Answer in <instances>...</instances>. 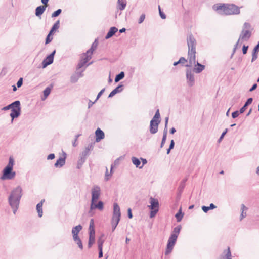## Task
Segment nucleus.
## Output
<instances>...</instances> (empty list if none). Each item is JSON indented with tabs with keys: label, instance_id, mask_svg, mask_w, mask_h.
<instances>
[{
	"label": "nucleus",
	"instance_id": "6e6d98bb",
	"mask_svg": "<svg viewBox=\"0 0 259 259\" xmlns=\"http://www.w3.org/2000/svg\"><path fill=\"white\" fill-rule=\"evenodd\" d=\"M105 90V89L104 88L102 90H101L100 92L98 93L97 96V98L95 100V102L97 101V100L101 97V96L103 94V93L104 92Z\"/></svg>",
	"mask_w": 259,
	"mask_h": 259
},
{
	"label": "nucleus",
	"instance_id": "393cba45",
	"mask_svg": "<svg viewBox=\"0 0 259 259\" xmlns=\"http://www.w3.org/2000/svg\"><path fill=\"white\" fill-rule=\"evenodd\" d=\"M118 29L115 27H112L110 28L109 32L107 33L106 36H105V38L108 39L111 37L115 33L117 32Z\"/></svg>",
	"mask_w": 259,
	"mask_h": 259
},
{
	"label": "nucleus",
	"instance_id": "f03ea898",
	"mask_svg": "<svg viewBox=\"0 0 259 259\" xmlns=\"http://www.w3.org/2000/svg\"><path fill=\"white\" fill-rule=\"evenodd\" d=\"M187 45L188 46V55L190 64L186 66L188 67L195 64L196 62V41L192 34L189 35L187 37Z\"/></svg>",
	"mask_w": 259,
	"mask_h": 259
},
{
	"label": "nucleus",
	"instance_id": "a19ab883",
	"mask_svg": "<svg viewBox=\"0 0 259 259\" xmlns=\"http://www.w3.org/2000/svg\"><path fill=\"white\" fill-rule=\"evenodd\" d=\"M78 79L79 78H78L77 75L75 73H74L71 76L70 81L72 83H75L78 81Z\"/></svg>",
	"mask_w": 259,
	"mask_h": 259
},
{
	"label": "nucleus",
	"instance_id": "de8ad7c7",
	"mask_svg": "<svg viewBox=\"0 0 259 259\" xmlns=\"http://www.w3.org/2000/svg\"><path fill=\"white\" fill-rule=\"evenodd\" d=\"M160 117V113H159V109H158L156 111V113H155V114L153 119H154V120H159Z\"/></svg>",
	"mask_w": 259,
	"mask_h": 259
},
{
	"label": "nucleus",
	"instance_id": "4468645a",
	"mask_svg": "<svg viewBox=\"0 0 259 259\" xmlns=\"http://www.w3.org/2000/svg\"><path fill=\"white\" fill-rule=\"evenodd\" d=\"M104 208V203L102 201H99L97 204L96 203H91L90 210L98 209L100 211L103 210Z\"/></svg>",
	"mask_w": 259,
	"mask_h": 259
},
{
	"label": "nucleus",
	"instance_id": "c03bdc74",
	"mask_svg": "<svg viewBox=\"0 0 259 259\" xmlns=\"http://www.w3.org/2000/svg\"><path fill=\"white\" fill-rule=\"evenodd\" d=\"M94 242H95V237H89V242H88L89 248H90L92 247V246L94 244Z\"/></svg>",
	"mask_w": 259,
	"mask_h": 259
},
{
	"label": "nucleus",
	"instance_id": "a211bd4d",
	"mask_svg": "<svg viewBox=\"0 0 259 259\" xmlns=\"http://www.w3.org/2000/svg\"><path fill=\"white\" fill-rule=\"evenodd\" d=\"M96 141L99 142L104 138L105 135L104 132L99 128H97L95 132Z\"/></svg>",
	"mask_w": 259,
	"mask_h": 259
},
{
	"label": "nucleus",
	"instance_id": "a18cd8bd",
	"mask_svg": "<svg viewBox=\"0 0 259 259\" xmlns=\"http://www.w3.org/2000/svg\"><path fill=\"white\" fill-rule=\"evenodd\" d=\"M60 21L57 20L53 25L52 27V29L54 31H55L56 29H58L59 28Z\"/></svg>",
	"mask_w": 259,
	"mask_h": 259
},
{
	"label": "nucleus",
	"instance_id": "4d7b16f0",
	"mask_svg": "<svg viewBox=\"0 0 259 259\" xmlns=\"http://www.w3.org/2000/svg\"><path fill=\"white\" fill-rule=\"evenodd\" d=\"M187 180V179H184L182 181V182H181V184L179 187V188L181 189V190H182L184 189V188L185 187V183H186Z\"/></svg>",
	"mask_w": 259,
	"mask_h": 259
},
{
	"label": "nucleus",
	"instance_id": "2eb2a0df",
	"mask_svg": "<svg viewBox=\"0 0 259 259\" xmlns=\"http://www.w3.org/2000/svg\"><path fill=\"white\" fill-rule=\"evenodd\" d=\"M251 36V32L248 30L243 29L239 36V39L247 40Z\"/></svg>",
	"mask_w": 259,
	"mask_h": 259
},
{
	"label": "nucleus",
	"instance_id": "c756f323",
	"mask_svg": "<svg viewBox=\"0 0 259 259\" xmlns=\"http://www.w3.org/2000/svg\"><path fill=\"white\" fill-rule=\"evenodd\" d=\"M247 207H246L244 204L241 205V214L240 215V220H242L243 218L246 217V211L247 210Z\"/></svg>",
	"mask_w": 259,
	"mask_h": 259
},
{
	"label": "nucleus",
	"instance_id": "ddd939ff",
	"mask_svg": "<svg viewBox=\"0 0 259 259\" xmlns=\"http://www.w3.org/2000/svg\"><path fill=\"white\" fill-rule=\"evenodd\" d=\"M168 117H166L165 119V127L163 131V135L161 141L160 147L162 148L165 143L167 134V124H168Z\"/></svg>",
	"mask_w": 259,
	"mask_h": 259
},
{
	"label": "nucleus",
	"instance_id": "a878e982",
	"mask_svg": "<svg viewBox=\"0 0 259 259\" xmlns=\"http://www.w3.org/2000/svg\"><path fill=\"white\" fill-rule=\"evenodd\" d=\"M252 101H253V99H252V98H248L247 100V101L245 102V103L244 105V106L240 109V110H239L240 114L243 113L245 111V110L246 109L247 107L249 105L251 104V103L252 102Z\"/></svg>",
	"mask_w": 259,
	"mask_h": 259
},
{
	"label": "nucleus",
	"instance_id": "0e129e2a",
	"mask_svg": "<svg viewBox=\"0 0 259 259\" xmlns=\"http://www.w3.org/2000/svg\"><path fill=\"white\" fill-rule=\"evenodd\" d=\"M243 28L244 29H249L250 28V24L249 23L245 22L243 25Z\"/></svg>",
	"mask_w": 259,
	"mask_h": 259
},
{
	"label": "nucleus",
	"instance_id": "37998d69",
	"mask_svg": "<svg viewBox=\"0 0 259 259\" xmlns=\"http://www.w3.org/2000/svg\"><path fill=\"white\" fill-rule=\"evenodd\" d=\"M61 12L62 10L61 9H58L52 14V17H56L58 16L61 13Z\"/></svg>",
	"mask_w": 259,
	"mask_h": 259
},
{
	"label": "nucleus",
	"instance_id": "9d476101",
	"mask_svg": "<svg viewBox=\"0 0 259 259\" xmlns=\"http://www.w3.org/2000/svg\"><path fill=\"white\" fill-rule=\"evenodd\" d=\"M55 53H56V51L54 50L49 56H48L46 59H45L42 61V64L43 68H45L48 65L52 64L53 62L54 57Z\"/></svg>",
	"mask_w": 259,
	"mask_h": 259
},
{
	"label": "nucleus",
	"instance_id": "aec40b11",
	"mask_svg": "<svg viewBox=\"0 0 259 259\" xmlns=\"http://www.w3.org/2000/svg\"><path fill=\"white\" fill-rule=\"evenodd\" d=\"M123 90V85L120 84L114 89L109 95L108 98H112L117 93L122 92Z\"/></svg>",
	"mask_w": 259,
	"mask_h": 259
},
{
	"label": "nucleus",
	"instance_id": "58836bf2",
	"mask_svg": "<svg viewBox=\"0 0 259 259\" xmlns=\"http://www.w3.org/2000/svg\"><path fill=\"white\" fill-rule=\"evenodd\" d=\"M90 152L88 149H86L85 148L84 150L82 152L81 154V159L83 160H85L86 159V158L90 154Z\"/></svg>",
	"mask_w": 259,
	"mask_h": 259
},
{
	"label": "nucleus",
	"instance_id": "f3484780",
	"mask_svg": "<svg viewBox=\"0 0 259 259\" xmlns=\"http://www.w3.org/2000/svg\"><path fill=\"white\" fill-rule=\"evenodd\" d=\"M82 229V227L80 225H78L77 226H76L74 227H73V228L72 229V234L73 238H76V237H79L78 235V234L81 230Z\"/></svg>",
	"mask_w": 259,
	"mask_h": 259
},
{
	"label": "nucleus",
	"instance_id": "423d86ee",
	"mask_svg": "<svg viewBox=\"0 0 259 259\" xmlns=\"http://www.w3.org/2000/svg\"><path fill=\"white\" fill-rule=\"evenodd\" d=\"M177 236L175 235H170L168 240L166 246V249L165 251V254H169L172 250L174 246L177 241Z\"/></svg>",
	"mask_w": 259,
	"mask_h": 259
},
{
	"label": "nucleus",
	"instance_id": "7ed1b4c3",
	"mask_svg": "<svg viewBox=\"0 0 259 259\" xmlns=\"http://www.w3.org/2000/svg\"><path fill=\"white\" fill-rule=\"evenodd\" d=\"M213 9L217 11H222L227 15H237L240 13V8L234 4H224L221 5H214Z\"/></svg>",
	"mask_w": 259,
	"mask_h": 259
},
{
	"label": "nucleus",
	"instance_id": "9b49d317",
	"mask_svg": "<svg viewBox=\"0 0 259 259\" xmlns=\"http://www.w3.org/2000/svg\"><path fill=\"white\" fill-rule=\"evenodd\" d=\"M121 213L120 209L117 203H115L113 204V212L112 219L120 220Z\"/></svg>",
	"mask_w": 259,
	"mask_h": 259
},
{
	"label": "nucleus",
	"instance_id": "cd10ccee",
	"mask_svg": "<svg viewBox=\"0 0 259 259\" xmlns=\"http://www.w3.org/2000/svg\"><path fill=\"white\" fill-rule=\"evenodd\" d=\"M65 163V157H60L55 163L54 166L56 167L63 166Z\"/></svg>",
	"mask_w": 259,
	"mask_h": 259
},
{
	"label": "nucleus",
	"instance_id": "13d9d810",
	"mask_svg": "<svg viewBox=\"0 0 259 259\" xmlns=\"http://www.w3.org/2000/svg\"><path fill=\"white\" fill-rule=\"evenodd\" d=\"M23 83V78H20L17 82V85L18 88H20L22 86Z\"/></svg>",
	"mask_w": 259,
	"mask_h": 259
},
{
	"label": "nucleus",
	"instance_id": "bf43d9fd",
	"mask_svg": "<svg viewBox=\"0 0 259 259\" xmlns=\"http://www.w3.org/2000/svg\"><path fill=\"white\" fill-rule=\"evenodd\" d=\"M248 49V46L244 45L242 48V52L243 54H246Z\"/></svg>",
	"mask_w": 259,
	"mask_h": 259
},
{
	"label": "nucleus",
	"instance_id": "b1692460",
	"mask_svg": "<svg viewBox=\"0 0 259 259\" xmlns=\"http://www.w3.org/2000/svg\"><path fill=\"white\" fill-rule=\"evenodd\" d=\"M19 105H20V101L18 100L15 101V102L9 104V105L3 107L2 110H8L10 109H11V110H12L13 108H14V107H17V106H18Z\"/></svg>",
	"mask_w": 259,
	"mask_h": 259
},
{
	"label": "nucleus",
	"instance_id": "f257e3e1",
	"mask_svg": "<svg viewBox=\"0 0 259 259\" xmlns=\"http://www.w3.org/2000/svg\"><path fill=\"white\" fill-rule=\"evenodd\" d=\"M22 196V189L19 186L14 189L8 198L9 204L13 209L14 214L18 209L20 201Z\"/></svg>",
	"mask_w": 259,
	"mask_h": 259
},
{
	"label": "nucleus",
	"instance_id": "774afa93",
	"mask_svg": "<svg viewBox=\"0 0 259 259\" xmlns=\"http://www.w3.org/2000/svg\"><path fill=\"white\" fill-rule=\"evenodd\" d=\"M99 249V258L103 257V248H98Z\"/></svg>",
	"mask_w": 259,
	"mask_h": 259
},
{
	"label": "nucleus",
	"instance_id": "3c124183",
	"mask_svg": "<svg viewBox=\"0 0 259 259\" xmlns=\"http://www.w3.org/2000/svg\"><path fill=\"white\" fill-rule=\"evenodd\" d=\"M158 9H159V15H160L161 18L162 19H165L166 18V15H165V14L163 12H162V11H161L159 6L158 7Z\"/></svg>",
	"mask_w": 259,
	"mask_h": 259
},
{
	"label": "nucleus",
	"instance_id": "20e7f679",
	"mask_svg": "<svg viewBox=\"0 0 259 259\" xmlns=\"http://www.w3.org/2000/svg\"><path fill=\"white\" fill-rule=\"evenodd\" d=\"M14 165V160L12 156L9 158L8 165L3 170V175L1 177L2 180H12L16 176V172L13 171V166Z\"/></svg>",
	"mask_w": 259,
	"mask_h": 259
},
{
	"label": "nucleus",
	"instance_id": "338daca9",
	"mask_svg": "<svg viewBox=\"0 0 259 259\" xmlns=\"http://www.w3.org/2000/svg\"><path fill=\"white\" fill-rule=\"evenodd\" d=\"M55 158V154L53 153L50 154L48 156L47 159L52 160Z\"/></svg>",
	"mask_w": 259,
	"mask_h": 259
},
{
	"label": "nucleus",
	"instance_id": "4c0bfd02",
	"mask_svg": "<svg viewBox=\"0 0 259 259\" xmlns=\"http://www.w3.org/2000/svg\"><path fill=\"white\" fill-rule=\"evenodd\" d=\"M175 217L176 218L178 222H180L183 217V213L182 212L181 208H180L178 211L175 215Z\"/></svg>",
	"mask_w": 259,
	"mask_h": 259
},
{
	"label": "nucleus",
	"instance_id": "c85d7f7f",
	"mask_svg": "<svg viewBox=\"0 0 259 259\" xmlns=\"http://www.w3.org/2000/svg\"><path fill=\"white\" fill-rule=\"evenodd\" d=\"M196 65L197 67H195L193 71L196 73H199L201 72L205 68V66L200 64L199 62H197Z\"/></svg>",
	"mask_w": 259,
	"mask_h": 259
},
{
	"label": "nucleus",
	"instance_id": "e2e57ef3",
	"mask_svg": "<svg viewBox=\"0 0 259 259\" xmlns=\"http://www.w3.org/2000/svg\"><path fill=\"white\" fill-rule=\"evenodd\" d=\"M240 39H239L238 40L237 42L236 43V44L235 45V46H234V49H233V53H232V56H233V55H234V53L235 52L236 50V49H237V46H238V45H239V41H240Z\"/></svg>",
	"mask_w": 259,
	"mask_h": 259
},
{
	"label": "nucleus",
	"instance_id": "6e6552de",
	"mask_svg": "<svg viewBox=\"0 0 259 259\" xmlns=\"http://www.w3.org/2000/svg\"><path fill=\"white\" fill-rule=\"evenodd\" d=\"M186 79L187 83L189 87H192L194 85V75L191 70L187 69L186 71Z\"/></svg>",
	"mask_w": 259,
	"mask_h": 259
},
{
	"label": "nucleus",
	"instance_id": "473e14b6",
	"mask_svg": "<svg viewBox=\"0 0 259 259\" xmlns=\"http://www.w3.org/2000/svg\"><path fill=\"white\" fill-rule=\"evenodd\" d=\"M216 207H217V206L214 204H213V203H211L209 207L203 206L202 207V209L203 210V211L204 212L206 213L208 212V210H209L210 209H213L215 208Z\"/></svg>",
	"mask_w": 259,
	"mask_h": 259
},
{
	"label": "nucleus",
	"instance_id": "412c9836",
	"mask_svg": "<svg viewBox=\"0 0 259 259\" xmlns=\"http://www.w3.org/2000/svg\"><path fill=\"white\" fill-rule=\"evenodd\" d=\"M98 46L97 39H95L94 42L92 44L91 47L85 53L92 57L94 51L96 49Z\"/></svg>",
	"mask_w": 259,
	"mask_h": 259
},
{
	"label": "nucleus",
	"instance_id": "72a5a7b5",
	"mask_svg": "<svg viewBox=\"0 0 259 259\" xmlns=\"http://www.w3.org/2000/svg\"><path fill=\"white\" fill-rule=\"evenodd\" d=\"M104 235H102L98 239L97 241L98 247V248H103V245L105 241L103 239Z\"/></svg>",
	"mask_w": 259,
	"mask_h": 259
},
{
	"label": "nucleus",
	"instance_id": "49530a36",
	"mask_svg": "<svg viewBox=\"0 0 259 259\" xmlns=\"http://www.w3.org/2000/svg\"><path fill=\"white\" fill-rule=\"evenodd\" d=\"M151 211L150 213V217L151 218H152L156 215V214L158 212L159 209H151Z\"/></svg>",
	"mask_w": 259,
	"mask_h": 259
},
{
	"label": "nucleus",
	"instance_id": "e433bc0d",
	"mask_svg": "<svg viewBox=\"0 0 259 259\" xmlns=\"http://www.w3.org/2000/svg\"><path fill=\"white\" fill-rule=\"evenodd\" d=\"M124 72H121L118 75H117L115 78V82H117L119 81L120 80L122 79L124 77Z\"/></svg>",
	"mask_w": 259,
	"mask_h": 259
},
{
	"label": "nucleus",
	"instance_id": "7c9ffc66",
	"mask_svg": "<svg viewBox=\"0 0 259 259\" xmlns=\"http://www.w3.org/2000/svg\"><path fill=\"white\" fill-rule=\"evenodd\" d=\"M181 228L182 227L181 225H178V226L175 227L173 229L172 233L170 235H175L177 236V238H178Z\"/></svg>",
	"mask_w": 259,
	"mask_h": 259
},
{
	"label": "nucleus",
	"instance_id": "1a4fd4ad",
	"mask_svg": "<svg viewBox=\"0 0 259 259\" xmlns=\"http://www.w3.org/2000/svg\"><path fill=\"white\" fill-rule=\"evenodd\" d=\"M160 121L159 120H154L152 119L150 123V132L151 134H154L158 131V125Z\"/></svg>",
	"mask_w": 259,
	"mask_h": 259
},
{
	"label": "nucleus",
	"instance_id": "2f4dec72",
	"mask_svg": "<svg viewBox=\"0 0 259 259\" xmlns=\"http://www.w3.org/2000/svg\"><path fill=\"white\" fill-rule=\"evenodd\" d=\"M132 162L133 163V164L134 165H135L137 167H139L140 168H141L143 167V165L140 166V165L141 164V162L139 160V159H138L137 158L133 157L132 158Z\"/></svg>",
	"mask_w": 259,
	"mask_h": 259
},
{
	"label": "nucleus",
	"instance_id": "0eeeda50",
	"mask_svg": "<svg viewBox=\"0 0 259 259\" xmlns=\"http://www.w3.org/2000/svg\"><path fill=\"white\" fill-rule=\"evenodd\" d=\"M92 199L91 202L96 203L99 198L101 194V189L99 186L95 185L91 190Z\"/></svg>",
	"mask_w": 259,
	"mask_h": 259
},
{
	"label": "nucleus",
	"instance_id": "ea45409f",
	"mask_svg": "<svg viewBox=\"0 0 259 259\" xmlns=\"http://www.w3.org/2000/svg\"><path fill=\"white\" fill-rule=\"evenodd\" d=\"M50 92H51V89L49 87L46 88L43 92L44 98L42 99V100H45L48 96V95L50 94Z\"/></svg>",
	"mask_w": 259,
	"mask_h": 259
},
{
	"label": "nucleus",
	"instance_id": "603ef678",
	"mask_svg": "<svg viewBox=\"0 0 259 259\" xmlns=\"http://www.w3.org/2000/svg\"><path fill=\"white\" fill-rule=\"evenodd\" d=\"M145 18V15L144 14H142L139 18L138 23L139 24L142 23L144 21Z\"/></svg>",
	"mask_w": 259,
	"mask_h": 259
},
{
	"label": "nucleus",
	"instance_id": "6ab92c4d",
	"mask_svg": "<svg viewBox=\"0 0 259 259\" xmlns=\"http://www.w3.org/2000/svg\"><path fill=\"white\" fill-rule=\"evenodd\" d=\"M47 7L46 6L44 5L37 7L35 9V15L37 17L41 16L46 10Z\"/></svg>",
	"mask_w": 259,
	"mask_h": 259
},
{
	"label": "nucleus",
	"instance_id": "052dcab7",
	"mask_svg": "<svg viewBox=\"0 0 259 259\" xmlns=\"http://www.w3.org/2000/svg\"><path fill=\"white\" fill-rule=\"evenodd\" d=\"M187 62V60L184 57H181L179 60V62H180V64L183 65L185 62Z\"/></svg>",
	"mask_w": 259,
	"mask_h": 259
},
{
	"label": "nucleus",
	"instance_id": "79ce46f5",
	"mask_svg": "<svg viewBox=\"0 0 259 259\" xmlns=\"http://www.w3.org/2000/svg\"><path fill=\"white\" fill-rule=\"evenodd\" d=\"M85 67L81 69V71L76 70V71L75 73L77 75L78 78L83 76V72L85 70Z\"/></svg>",
	"mask_w": 259,
	"mask_h": 259
},
{
	"label": "nucleus",
	"instance_id": "5fc2aeb1",
	"mask_svg": "<svg viewBox=\"0 0 259 259\" xmlns=\"http://www.w3.org/2000/svg\"><path fill=\"white\" fill-rule=\"evenodd\" d=\"M228 131V129L226 128L225 130V131H224L222 135H221L220 137L219 138V140H218V142H220L221 141V140H222V139L224 138V136L225 135V134L227 133Z\"/></svg>",
	"mask_w": 259,
	"mask_h": 259
},
{
	"label": "nucleus",
	"instance_id": "5701e85b",
	"mask_svg": "<svg viewBox=\"0 0 259 259\" xmlns=\"http://www.w3.org/2000/svg\"><path fill=\"white\" fill-rule=\"evenodd\" d=\"M44 202H45V200L42 199L36 205V210H37V211L38 213V215L40 218L42 216V214H43L42 205H43V203Z\"/></svg>",
	"mask_w": 259,
	"mask_h": 259
},
{
	"label": "nucleus",
	"instance_id": "f8f14e48",
	"mask_svg": "<svg viewBox=\"0 0 259 259\" xmlns=\"http://www.w3.org/2000/svg\"><path fill=\"white\" fill-rule=\"evenodd\" d=\"M21 112V104L17 106V107H14L11 110V113L10 114V116L12 118V121H13V119L15 118L18 117L20 115Z\"/></svg>",
	"mask_w": 259,
	"mask_h": 259
},
{
	"label": "nucleus",
	"instance_id": "864d4df0",
	"mask_svg": "<svg viewBox=\"0 0 259 259\" xmlns=\"http://www.w3.org/2000/svg\"><path fill=\"white\" fill-rule=\"evenodd\" d=\"M239 111H235L232 113V117L233 118L237 117L239 115Z\"/></svg>",
	"mask_w": 259,
	"mask_h": 259
},
{
	"label": "nucleus",
	"instance_id": "dca6fc26",
	"mask_svg": "<svg viewBox=\"0 0 259 259\" xmlns=\"http://www.w3.org/2000/svg\"><path fill=\"white\" fill-rule=\"evenodd\" d=\"M150 205L149 207L150 209H159V202L157 199L151 197L150 198Z\"/></svg>",
	"mask_w": 259,
	"mask_h": 259
},
{
	"label": "nucleus",
	"instance_id": "8fccbe9b",
	"mask_svg": "<svg viewBox=\"0 0 259 259\" xmlns=\"http://www.w3.org/2000/svg\"><path fill=\"white\" fill-rule=\"evenodd\" d=\"M257 54H258V53H255V52H252V59H251L252 62H254L257 58Z\"/></svg>",
	"mask_w": 259,
	"mask_h": 259
},
{
	"label": "nucleus",
	"instance_id": "bb28decb",
	"mask_svg": "<svg viewBox=\"0 0 259 259\" xmlns=\"http://www.w3.org/2000/svg\"><path fill=\"white\" fill-rule=\"evenodd\" d=\"M126 6V0H118L117 2V7L118 9L121 11L125 9Z\"/></svg>",
	"mask_w": 259,
	"mask_h": 259
},
{
	"label": "nucleus",
	"instance_id": "09e8293b",
	"mask_svg": "<svg viewBox=\"0 0 259 259\" xmlns=\"http://www.w3.org/2000/svg\"><path fill=\"white\" fill-rule=\"evenodd\" d=\"M89 237H95V230L94 228H89Z\"/></svg>",
	"mask_w": 259,
	"mask_h": 259
},
{
	"label": "nucleus",
	"instance_id": "c9c22d12",
	"mask_svg": "<svg viewBox=\"0 0 259 259\" xmlns=\"http://www.w3.org/2000/svg\"><path fill=\"white\" fill-rule=\"evenodd\" d=\"M119 221H120V220H118V219H112L111 224H112V232H113L115 230V229H116V227L118 225Z\"/></svg>",
	"mask_w": 259,
	"mask_h": 259
},
{
	"label": "nucleus",
	"instance_id": "69168bd1",
	"mask_svg": "<svg viewBox=\"0 0 259 259\" xmlns=\"http://www.w3.org/2000/svg\"><path fill=\"white\" fill-rule=\"evenodd\" d=\"M111 175H110V174H108V168L106 167V174H105V180L106 181H108L109 180V176H111Z\"/></svg>",
	"mask_w": 259,
	"mask_h": 259
},
{
	"label": "nucleus",
	"instance_id": "680f3d73",
	"mask_svg": "<svg viewBox=\"0 0 259 259\" xmlns=\"http://www.w3.org/2000/svg\"><path fill=\"white\" fill-rule=\"evenodd\" d=\"M259 51V41L258 44L255 46L253 50V52L258 53Z\"/></svg>",
	"mask_w": 259,
	"mask_h": 259
},
{
	"label": "nucleus",
	"instance_id": "39448f33",
	"mask_svg": "<svg viewBox=\"0 0 259 259\" xmlns=\"http://www.w3.org/2000/svg\"><path fill=\"white\" fill-rule=\"evenodd\" d=\"M91 58V55H89L85 53L82 54L80 56V60L76 66V70H79L84 67L86 68V67L92 64V62H91L88 64H86Z\"/></svg>",
	"mask_w": 259,
	"mask_h": 259
},
{
	"label": "nucleus",
	"instance_id": "f704fd0d",
	"mask_svg": "<svg viewBox=\"0 0 259 259\" xmlns=\"http://www.w3.org/2000/svg\"><path fill=\"white\" fill-rule=\"evenodd\" d=\"M73 240L75 241V242L76 243V244L78 245V247L81 249H83V245L82 243V241L80 238L79 237H76V238H73Z\"/></svg>",
	"mask_w": 259,
	"mask_h": 259
},
{
	"label": "nucleus",
	"instance_id": "4be33fe9",
	"mask_svg": "<svg viewBox=\"0 0 259 259\" xmlns=\"http://www.w3.org/2000/svg\"><path fill=\"white\" fill-rule=\"evenodd\" d=\"M220 259H231V253L230 247H228L227 250L224 251Z\"/></svg>",
	"mask_w": 259,
	"mask_h": 259
}]
</instances>
